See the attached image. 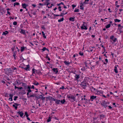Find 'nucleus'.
I'll return each instance as SVG.
<instances>
[{"label": "nucleus", "mask_w": 123, "mask_h": 123, "mask_svg": "<svg viewBox=\"0 0 123 123\" xmlns=\"http://www.w3.org/2000/svg\"><path fill=\"white\" fill-rule=\"evenodd\" d=\"M67 97L68 99L69 100H70L72 102L75 100V97L72 95H71L69 96V95H67Z\"/></svg>", "instance_id": "1"}, {"label": "nucleus", "mask_w": 123, "mask_h": 123, "mask_svg": "<svg viewBox=\"0 0 123 123\" xmlns=\"http://www.w3.org/2000/svg\"><path fill=\"white\" fill-rule=\"evenodd\" d=\"M87 83L85 81H84L81 83L80 85L81 87L83 89H85L86 87L87 86Z\"/></svg>", "instance_id": "2"}, {"label": "nucleus", "mask_w": 123, "mask_h": 123, "mask_svg": "<svg viewBox=\"0 0 123 123\" xmlns=\"http://www.w3.org/2000/svg\"><path fill=\"white\" fill-rule=\"evenodd\" d=\"M114 36H112L110 37V39L111 40H110L111 42L112 43H113L115 42L117 40V38H115L114 39Z\"/></svg>", "instance_id": "3"}, {"label": "nucleus", "mask_w": 123, "mask_h": 123, "mask_svg": "<svg viewBox=\"0 0 123 123\" xmlns=\"http://www.w3.org/2000/svg\"><path fill=\"white\" fill-rule=\"evenodd\" d=\"M109 104V103H107V102H106L105 100L103 101L102 102L101 105L103 106H105V105H106L107 104Z\"/></svg>", "instance_id": "4"}, {"label": "nucleus", "mask_w": 123, "mask_h": 123, "mask_svg": "<svg viewBox=\"0 0 123 123\" xmlns=\"http://www.w3.org/2000/svg\"><path fill=\"white\" fill-rule=\"evenodd\" d=\"M17 112L21 117H22L24 115V113L22 111H19L18 112Z\"/></svg>", "instance_id": "5"}, {"label": "nucleus", "mask_w": 123, "mask_h": 123, "mask_svg": "<svg viewBox=\"0 0 123 123\" xmlns=\"http://www.w3.org/2000/svg\"><path fill=\"white\" fill-rule=\"evenodd\" d=\"M52 70L54 72H55V74H57V73L58 72V71L57 70V68H54L52 69Z\"/></svg>", "instance_id": "6"}, {"label": "nucleus", "mask_w": 123, "mask_h": 123, "mask_svg": "<svg viewBox=\"0 0 123 123\" xmlns=\"http://www.w3.org/2000/svg\"><path fill=\"white\" fill-rule=\"evenodd\" d=\"M54 101H55V103L56 104H60V100L54 99Z\"/></svg>", "instance_id": "7"}, {"label": "nucleus", "mask_w": 123, "mask_h": 123, "mask_svg": "<svg viewBox=\"0 0 123 123\" xmlns=\"http://www.w3.org/2000/svg\"><path fill=\"white\" fill-rule=\"evenodd\" d=\"M53 5L52 4H51L50 3L48 2L47 4V6H48L49 8H51Z\"/></svg>", "instance_id": "8"}, {"label": "nucleus", "mask_w": 123, "mask_h": 123, "mask_svg": "<svg viewBox=\"0 0 123 123\" xmlns=\"http://www.w3.org/2000/svg\"><path fill=\"white\" fill-rule=\"evenodd\" d=\"M75 80H77L78 79L80 78V75L79 74H76L75 76Z\"/></svg>", "instance_id": "9"}, {"label": "nucleus", "mask_w": 123, "mask_h": 123, "mask_svg": "<svg viewBox=\"0 0 123 123\" xmlns=\"http://www.w3.org/2000/svg\"><path fill=\"white\" fill-rule=\"evenodd\" d=\"M118 66L117 65H116L115 66V68L114 69V70L116 73H118V71L117 69V67Z\"/></svg>", "instance_id": "10"}, {"label": "nucleus", "mask_w": 123, "mask_h": 123, "mask_svg": "<svg viewBox=\"0 0 123 123\" xmlns=\"http://www.w3.org/2000/svg\"><path fill=\"white\" fill-rule=\"evenodd\" d=\"M20 29L21 30V31H19V32L21 34H23L25 35V30L21 29Z\"/></svg>", "instance_id": "11"}, {"label": "nucleus", "mask_w": 123, "mask_h": 123, "mask_svg": "<svg viewBox=\"0 0 123 123\" xmlns=\"http://www.w3.org/2000/svg\"><path fill=\"white\" fill-rule=\"evenodd\" d=\"M81 28L82 29H84L86 30L87 29V28L85 25H84V24H83V26H81Z\"/></svg>", "instance_id": "12"}, {"label": "nucleus", "mask_w": 123, "mask_h": 123, "mask_svg": "<svg viewBox=\"0 0 123 123\" xmlns=\"http://www.w3.org/2000/svg\"><path fill=\"white\" fill-rule=\"evenodd\" d=\"M97 98V97L96 96H92L90 97V99H91L92 100H91L92 101H93L92 99H95L96 98Z\"/></svg>", "instance_id": "13"}, {"label": "nucleus", "mask_w": 123, "mask_h": 123, "mask_svg": "<svg viewBox=\"0 0 123 123\" xmlns=\"http://www.w3.org/2000/svg\"><path fill=\"white\" fill-rule=\"evenodd\" d=\"M13 96V94H10V98H9V100H10V99L11 100V101H12V97Z\"/></svg>", "instance_id": "14"}, {"label": "nucleus", "mask_w": 123, "mask_h": 123, "mask_svg": "<svg viewBox=\"0 0 123 123\" xmlns=\"http://www.w3.org/2000/svg\"><path fill=\"white\" fill-rule=\"evenodd\" d=\"M22 86H23L25 88V89H26L27 88V85L24 83H23L22 85Z\"/></svg>", "instance_id": "15"}, {"label": "nucleus", "mask_w": 123, "mask_h": 123, "mask_svg": "<svg viewBox=\"0 0 123 123\" xmlns=\"http://www.w3.org/2000/svg\"><path fill=\"white\" fill-rule=\"evenodd\" d=\"M27 67L26 68H24L25 69L26 71L28 70H29L28 69L30 68V66L29 65H27Z\"/></svg>", "instance_id": "16"}, {"label": "nucleus", "mask_w": 123, "mask_h": 123, "mask_svg": "<svg viewBox=\"0 0 123 123\" xmlns=\"http://www.w3.org/2000/svg\"><path fill=\"white\" fill-rule=\"evenodd\" d=\"M100 117V119H103V118H104L105 115L103 114H101L99 115Z\"/></svg>", "instance_id": "17"}, {"label": "nucleus", "mask_w": 123, "mask_h": 123, "mask_svg": "<svg viewBox=\"0 0 123 123\" xmlns=\"http://www.w3.org/2000/svg\"><path fill=\"white\" fill-rule=\"evenodd\" d=\"M64 63L66 65L68 66L70 64V63L69 62H67L66 61H64Z\"/></svg>", "instance_id": "18"}, {"label": "nucleus", "mask_w": 123, "mask_h": 123, "mask_svg": "<svg viewBox=\"0 0 123 123\" xmlns=\"http://www.w3.org/2000/svg\"><path fill=\"white\" fill-rule=\"evenodd\" d=\"M22 6L24 8L26 9V7L27 6V5H26V4L25 3L22 4Z\"/></svg>", "instance_id": "19"}, {"label": "nucleus", "mask_w": 123, "mask_h": 123, "mask_svg": "<svg viewBox=\"0 0 123 123\" xmlns=\"http://www.w3.org/2000/svg\"><path fill=\"white\" fill-rule=\"evenodd\" d=\"M9 32L7 31H6L5 32H3L2 35H6L7 34H8Z\"/></svg>", "instance_id": "20"}, {"label": "nucleus", "mask_w": 123, "mask_h": 123, "mask_svg": "<svg viewBox=\"0 0 123 123\" xmlns=\"http://www.w3.org/2000/svg\"><path fill=\"white\" fill-rule=\"evenodd\" d=\"M74 17H70L69 19L70 21L73 22L74 21Z\"/></svg>", "instance_id": "21"}, {"label": "nucleus", "mask_w": 123, "mask_h": 123, "mask_svg": "<svg viewBox=\"0 0 123 123\" xmlns=\"http://www.w3.org/2000/svg\"><path fill=\"white\" fill-rule=\"evenodd\" d=\"M65 99H63L62 100H60V102L61 104H64L65 102Z\"/></svg>", "instance_id": "22"}, {"label": "nucleus", "mask_w": 123, "mask_h": 123, "mask_svg": "<svg viewBox=\"0 0 123 123\" xmlns=\"http://www.w3.org/2000/svg\"><path fill=\"white\" fill-rule=\"evenodd\" d=\"M67 12H66L65 13H61L60 15V16L63 17L64 16V15H65V14H67Z\"/></svg>", "instance_id": "23"}, {"label": "nucleus", "mask_w": 123, "mask_h": 123, "mask_svg": "<svg viewBox=\"0 0 123 123\" xmlns=\"http://www.w3.org/2000/svg\"><path fill=\"white\" fill-rule=\"evenodd\" d=\"M46 98L48 99L49 100H51L52 99H53V98H52V97L49 96L48 97H47Z\"/></svg>", "instance_id": "24"}, {"label": "nucleus", "mask_w": 123, "mask_h": 123, "mask_svg": "<svg viewBox=\"0 0 123 123\" xmlns=\"http://www.w3.org/2000/svg\"><path fill=\"white\" fill-rule=\"evenodd\" d=\"M114 20L115 22H119L121 20L118 19H114Z\"/></svg>", "instance_id": "25"}, {"label": "nucleus", "mask_w": 123, "mask_h": 123, "mask_svg": "<svg viewBox=\"0 0 123 123\" xmlns=\"http://www.w3.org/2000/svg\"><path fill=\"white\" fill-rule=\"evenodd\" d=\"M33 84L34 85L36 86H37L39 84V83L36 81H35L34 83H33Z\"/></svg>", "instance_id": "26"}, {"label": "nucleus", "mask_w": 123, "mask_h": 123, "mask_svg": "<svg viewBox=\"0 0 123 123\" xmlns=\"http://www.w3.org/2000/svg\"><path fill=\"white\" fill-rule=\"evenodd\" d=\"M64 19L63 18H62L61 19H59L58 20V21L59 22H60L61 21H63L64 20Z\"/></svg>", "instance_id": "27"}, {"label": "nucleus", "mask_w": 123, "mask_h": 123, "mask_svg": "<svg viewBox=\"0 0 123 123\" xmlns=\"http://www.w3.org/2000/svg\"><path fill=\"white\" fill-rule=\"evenodd\" d=\"M25 49V47H21V52H22Z\"/></svg>", "instance_id": "28"}, {"label": "nucleus", "mask_w": 123, "mask_h": 123, "mask_svg": "<svg viewBox=\"0 0 123 123\" xmlns=\"http://www.w3.org/2000/svg\"><path fill=\"white\" fill-rule=\"evenodd\" d=\"M51 118L50 117H49L48 119L47 120V122H49L51 121Z\"/></svg>", "instance_id": "29"}, {"label": "nucleus", "mask_w": 123, "mask_h": 123, "mask_svg": "<svg viewBox=\"0 0 123 123\" xmlns=\"http://www.w3.org/2000/svg\"><path fill=\"white\" fill-rule=\"evenodd\" d=\"M111 25L110 24H109L107 25L106 26V28H108L110 27Z\"/></svg>", "instance_id": "30"}, {"label": "nucleus", "mask_w": 123, "mask_h": 123, "mask_svg": "<svg viewBox=\"0 0 123 123\" xmlns=\"http://www.w3.org/2000/svg\"><path fill=\"white\" fill-rule=\"evenodd\" d=\"M15 108V110H17V106H16L14 104L12 105Z\"/></svg>", "instance_id": "31"}, {"label": "nucleus", "mask_w": 123, "mask_h": 123, "mask_svg": "<svg viewBox=\"0 0 123 123\" xmlns=\"http://www.w3.org/2000/svg\"><path fill=\"white\" fill-rule=\"evenodd\" d=\"M43 96L42 95H40L38 97H36V98H41V99L42 98Z\"/></svg>", "instance_id": "32"}, {"label": "nucleus", "mask_w": 123, "mask_h": 123, "mask_svg": "<svg viewBox=\"0 0 123 123\" xmlns=\"http://www.w3.org/2000/svg\"><path fill=\"white\" fill-rule=\"evenodd\" d=\"M79 54L81 56H82L83 55V53L81 51H80L79 52Z\"/></svg>", "instance_id": "33"}, {"label": "nucleus", "mask_w": 123, "mask_h": 123, "mask_svg": "<svg viewBox=\"0 0 123 123\" xmlns=\"http://www.w3.org/2000/svg\"><path fill=\"white\" fill-rule=\"evenodd\" d=\"M13 56L14 57V58L15 59H16V55L15 53L14 52V53H13Z\"/></svg>", "instance_id": "34"}, {"label": "nucleus", "mask_w": 123, "mask_h": 123, "mask_svg": "<svg viewBox=\"0 0 123 123\" xmlns=\"http://www.w3.org/2000/svg\"><path fill=\"white\" fill-rule=\"evenodd\" d=\"M47 48L45 47H44L43 48V49H42V50L43 51H45V50H46Z\"/></svg>", "instance_id": "35"}, {"label": "nucleus", "mask_w": 123, "mask_h": 123, "mask_svg": "<svg viewBox=\"0 0 123 123\" xmlns=\"http://www.w3.org/2000/svg\"><path fill=\"white\" fill-rule=\"evenodd\" d=\"M25 115H26V117H28L29 116V115H28L27 112H25Z\"/></svg>", "instance_id": "36"}, {"label": "nucleus", "mask_w": 123, "mask_h": 123, "mask_svg": "<svg viewBox=\"0 0 123 123\" xmlns=\"http://www.w3.org/2000/svg\"><path fill=\"white\" fill-rule=\"evenodd\" d=\"M19 3H17V2L15 3H14V6H15V5H19Z\"/></svg>", "instance_id": "37"}, {"label": "nucleus", "mask_w": 123, "mask_h": 123, "mask_svg": "<svg viewBox=\"0 0 123 123\" xmlns=\"http://www.w3.org/2000/svg\"><path fill=\"white\" fill-rule=\"evenodd\" d=\"M17 24V22L16 21H14L13 23V24L14 25H16Z\"/></svg>", "instance_id": "38"}, {"label": "nucleus", "mask_w": 123, "mask_h": 123, "mask_svg": "<svg viewBox=\"0 0 123 123\" xmlns=\"http://www.w3.org/2000/svg\"><path fill=\"white\" fill-rule=\"evenodd\" d=\"M118 27H119L120 28L122 29L123 28V26H121L120 24H119L118 25Z\"/></svg>", "instance_id": "39"}, {"label": "nucleus", "mask_w": 123, "mask_h": 123, "mask_svg": "<svg viewBox=\"0 0 123 123\" xmlns=\"http://www.w3.org/2000/svg\"><path fill=\"white\" fill-rule=\"evenodd\" d=\"M74 12H79V9H75L74 11Z\"/></svg>", "instance_id": "40"}, {"label": "nucleus", "mask_w": 123, "mask_h": 123, "mask_svg": "<svg viewBox=\"0 0 123 123\" xmlns=\"http://www.w3.org/2000/svg\"><path fill=\"white\" fill-rule=\"evenodd\" d=\"M14 97V100H16L17 99V98H18V97L17 96H15Z\"/></svg>", "instance_id": "41"}, {"label": "nucleus", "mask_w": 123, "mask_h": 123, "mask_svg": "<svg viewBox=\"0 0 123 123\" xmlns=\"http://www.w3.org/2000/svg\"><path fill=\"white\" fill-rule=\"evenodd\" d=\"M86 1H86V0H85V1L83 2V4H88V3Z\"/></svg>", "instance_id": "42"}, {"label": "nucleus", "mask_w": 123, "mask_h": 123, "mask_svg": "<svg viewBox=\"0 0 123 123\" xmlns=\"http://www.w3.org/2000/svg\"><path fill=\"white\" fill-rule=\"evenodd\" d=\"M36 72H37L38 73V74H39V73H41L40 71H38V70H36Z\"/></svg>", "instance_id": "43"}, {"label": "nucleus", "mask_w": 123, "mask_h": 123, "mask_svg": "<svg viewBox=\"0 0 123 123\" xmlns=\"http://www.w3.org/2000/svg\"><path fill=\"white\" fill-rule=\"evenodd\" d=\"M80 9H81L83 10L84 9V8L83 7H82V6H80Z\"/></svg>", "instance_id": "44"}, {"label": "nucleus", "mask_w": 123, "mask_h": 123, "mask_svg": "<svg viewBox=\"0 0 123 123\" xmlns=\"http://www.w3.org/2000/svg\"><path fill=\"white\" fill-rule=\"evenodd\" d=\"M35 69L34 68H33L32 69V74H34L35 73Z\"/></svg>", "instance_id": "45"}, {"label": "nucleus", "mask_w": 123, "mask_h": 123, "mask_svg": "<svg viewBox=\"0 0 123 123\" xmlns=\"http://www.w3.org/2000/svg\"><path fill=\"white\" fill-rule=\"evenodd\" d=\"M33 94H33V95H30V97H35V96ZM27 97L28 98H29V97L28 96Z\"/></svg>", "instance_id": "46"}, {"label": "nucleus", "mask_w": 123, "mask_h": 123, "mask_svg": "<svg viewBox=\"0 0 123 123\" xmlns=\"http://www.w3.org/2000/svg\"><path fill=\"white\" fill-rule=\"evenodd\" d=\"M46 4H42V3H39V5H40V6H43L44 5H46Z\"/></svg>", "instance_id": "47"}, {"label": "nucleus", "mask_w": 123, "mask_h": 123, "mask_svg": "<svg viewBox=\"0 0 123 123\" xmlns=\"http://www.w3.org/2000/svg\"><path fill=\"white\" fill-rule=\"evenodd\" d=\"M14 104L16 106H18V105H20L19 104H18L17 103H14Z\"/></svg>", "instance_id": "48"}, {"label": "nucleus", "mask_w": 123, "mask_h": 123, "mask_svg": "<svg viewBox=\"0 0 123 123\" xmlns=\"http://www.w3.org/2000/svg\"><path fill=\"white\" fill-rule=\"evenodd\" d=\"M72 6L73 7V9H74V8L76 6V5H74L73 4V5H72Z\"/></svg>", "instance_id": "49"}, {"label": "nucleus", "mask_w": 123, "mask_h": 123, "mask_svg": "<svg viewBox=\"0 0 123 123\" xmlns=\"http://www.w3.org/2000/svg\"><path fill=\"white\" fill-rule=\"evenodd\" d=\"M52 14H53V13H52ZM53 15H54V16H60V15H58L55 14H54L53 13Z\"/></svg>", "instance_id": "50"}, {"label": "nucleus", "mask_w": 123, "mask_h": 123, "mask_svg": "<svg viewBox=\"0 0 123 123\" xmlns=\"http://www.w3.org/2000/svg\"><path fill=\"white\" fill-rule=\"evenodd\" d=\"M43 37L45 38H46V37L45 36V34H43Z\"/></svg>", "instance_id": "51"}, {"label": "nucleus", "mask_w": 123, "mask_h": 123, "mask_svg": "<svg viewBox=\"0 0 123 123\" xmlns=\"http://www.w3.org/2000/svg\"><path fill=\"white\" fill-rule=\"evenodd\" d=\"M45 97H43L41 99L43 100H44L45 99Z\"/></svg>", "instance_id": "52"}, {"label": "nucleus", "mask_w": 123, "mask_h": 123, "mask_svg": "<svg viewBox=\"0 0 123 123\" xmlns=\"http://www.w3.org/2000/svg\"><path fill=\"white\" fill-rule=\"evenodd\" d=\"M27 91H28V92H29V93L30 92H31V89H29L28 90H27Z\"/></svg>", "instance_id": "53"}, {"label": "nucleus", "mask_w": 123, "mask_h": 123, "mask_svg": "<svg viewBox=\"0 0 123 123\" xmlns=\"http://www.w3.org/2000/svg\"><path fill=\"white\" fill-rule=\"evenodd\" d=\"M91 88L92 89H94V91H95L96 90V89L95 88H94L92 86L91 87Z\"/></svg>", "instance_id": "54"}, {"label": "nucleus", "mask_w": 123, "mask_h": 123, "mask_svg": "<svg viewBox=\"0 0 123 123\" xmlns=\"http://www.w3.org/2000/svg\"><path fill=\"white\" fill-rule=\"evenodd\" d=\"M64 89V87L63 86L62 87L60 88V89Z\"/></svg>", "instance_id": "55"}, {"label": "nucleus", "mask_w": 123, "mask_h": 123, "mask_svg": "<svg viewBox=\"0 0 123 123\" xmlns=\"http://www.w3.org/2000/svg\"><path fill=\"white\" fill-rule=\"evenodd\" d=\"M7 14H8L9 15H11L10 13L8 11H7Z\"/></svg>", "instance_id": "56"}, {"label": "nucleus", "mask_w": 123, "mask_h": 123, "mask_svg": "<svg viewBox=\"0 0 123 123\" xmlns=\"http://www.w3.org/2000/svg\"><path fill=\"white\" fill-rule=\"evenodd\" d=\"M105 61L106 62V63H107L108 62V59H105Z\"/></svg>", "instance_id": "57"}, {"label": "nucleus", "mask_w": 123, "mask_h": 123, "mask_svg": "<svg viewBox=\"0 0 123 123\" xmlns=\"http://www.w3.org/2000/svg\"><path fill=\"white\" fill-rule=\"evenodd\" d=\"M27 88L29 89H30L31 87L30 86H27Z\"/></svg>", "instance_id": "58"}, {"label": "nucleus", "mask_w": 123, "mask_h": 123, "mask_svg": "<svg viewBox=\"0 0 123 123\" xmlns=\"http://www.w3.org/2000/svg\"><path fill=\"white\" fill-rule=\"evenodd\" d=\"M42 29H45V28L44 27V26H42Z\"/></svg>", "instance_id": "59"}, {"label": "nucleus", "mask_w": 123, "mask_h": 123, "mask_svg": "<svg viewBox=\"0 0 123 123\" xmlns=\"http://www.w3.org/2000/svg\"><path fill=\"white\" fill-rule=\"evenodd\" d=\"M84 4H83V3H80V6H83L84 5Z\"/></svg>", "instance_id": "60"}, {"label": "nucleus", "mask_w": 123, "mask_h": 123, "mask_svg": "<svg viewBox=\"0 0 123 123\" xmlns=\"http://www.w3.org/2000/svg\"><path fill=\"white\" fill-rule=\"evenodd\" d=\"M32 6H33L34 7H35L36 6V5L34 4H32Z\"/></svg>", "instance_id": "61"}, {"label": "nucleus", "mask_w": 123, "mask_h": 123, "mask_svg": "<svg viewBox=\"0 0 123 123\" xmlns=\"http://www.w3.org/2000/svg\"><path fill=\"white\" fill-rule=\"evenodd\" d=\"M31 88H32L33 89H34V86L33 85H32V87H31Z\"/></svg>", "instance_id": "62"}, {"label": "nucleus", "mask_w": 123, "mask_h": 123, "mask_svg": "<svg viewBox=\"0 0 123 123\" xmlns=\"http://www.w3.org/2000/svg\"><path fill=\"white\" fill-rule=\"evenodd\" d=\"M108 107L110 109H111L112 108V107H111V106H109Z\"/></svg>", "instance_id": "63"}, {"label": "nucleus", "mask_w": 123, "mask_h": 123, "mask_svg": "<svg viewBox=\"0 0 123 123\" xmlns=\"http://www.w3.org/2000/svg\"><path fill=\"white\" fill-rule=\"evenodd\" d=\"M30 44H31V45L32 46H33L34 45V44H33L31 42H30Z\"/></svg>", "instance_id": "64"}]
</instances>
